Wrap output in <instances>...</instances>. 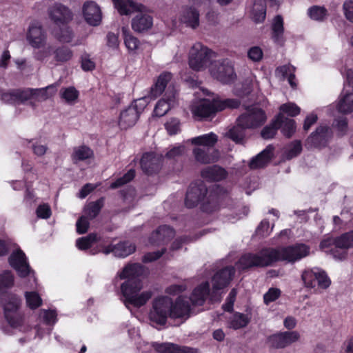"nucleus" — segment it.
Segmentation results:
<instances>
[{"label": "nucleus", "instance_id": "f257e3e1", "mask_svg": "<svg viewBox=\"0 0 353 353\" xmlns=\"http://www.w3.org/2000/svg\"><path fill=\"white\" fill-rule=\"evenodd\" d=\"M143 288L141 280L128 279L121 284V301L128 310H130L131 306L136 308L144 306L152 298V292L142 291Z\"/></svg>", "mask_w": 353, "mask_h": 353}, {"label": "nucleus", "instance_id": "f03ea898", "mask_svg": "<svg viewBox=\"0 0 353 353\" xmlns=\"http://www.w3.org/2000/svg\"><path fill=\"white\" fill-rule=\"evenodd\" d=\"M239 101L236 99L216 100L201 99L192 105L191 111L195 117L199 119L208 118L216 112L226 108H235L239 105Z\"/></svg>", "mask_w": 353, "mask_h": 353}, {"label": "nucleus", "instance_id": "7ed1b4c3", "mask_svg": "<svg viewBox=\"0 0 353 353\" xmlns=\"http://www.w3.org/2000/svg\"><path fill=\"white\" fill-rule=\"evenodd\" d=\"M8 259L10 265L17 271L20 277L28 276V281L25 283V286L32 290L35 289L37 284L34 272L30 268L23 251L20 249L17 250L11 254Z\"/></svg>", "mask_w": 353, "mask_h": 353}, {"label": "nucleus", "instance_id": "20e7f679", "mask_svg": "<svg viewBox=\"0 0 353 353\" xmlns=\"http://www.w3.org/2000/svg\"><path fill=\"white\" fill-rule=\"evenodd\" d=\"M172 299L168 296L156 297L152 303L148 319L153 325H164L168 317H170Z\"/></svg>", "mask_w": 353, "mask_h": 353}, {"label": "nucleus", "instance_id": "39448f33", "mask_svg": "<svg viewBox=\"0 0 353 353\" xmlns=\"http://www.w3.org/2000/svg\"><path fill=\"white\" fill-rule=\"evenodd\" d=\"M276 252L272 248L261 250L259 253H247L243 255L236 263L239 270H246L254 267H264L274 262Z\"/></svg>", "mask_w": 353, "mask_h": 353}, {"label": "nucleus", "instance_id": "423d86ee", "mask_svg": "<svg viewBox=\"0 0 353 353\" xmlns=\"http://www.w3.org/2000/svg\"><path fill=\"white\" fill-rule=\"evenodd\" d=\"M276 254L274 256V262L276 261H285L288 263H294L302 259L307 256L310 253L309 245L299 243L286 247L273 249Z\"/></svg>", "mask_w": 353, "mask_h": 353}, {"label": "nucleus", "instance_id": "0eeeda50", "mask_svg": "<svg viewBox=\"0 0 353 353\" xmlns=\"http://www.w3.org/2000/svg\"><path fill=\"white\" fill-rule=\"evenodd\" d=\"M1 303L8 323L12 327H19L22 321L19 312L20 299L15 294H7L1 296Z\"/></svg>", "mask_w": 353, "mask_h": 353}, {"label": "nucleus", "instance_id": "6e6552de", "mask_svg": "<svg viewBox=\"0 0 353 353\" xmlns=\"http://www.w3.org/2000/svg\"><path fill=\"white\" fill-rule=\"evenodd\" d=\"M216 56L217 54L214 51L201 42H196L189 50V66H210Z\"/></svg>", "mask_w": 353, "mask_h": 353}, {"label": "nucleus", "instance_id": "1a4fd4ad", "mask_svg": "<svg viewBox=\"0 0 353 353\" xmlns=\"http://www.w3.org/2000/svg\"><path fill=\"white\" fill-rule=\"evenodd\" d=\"M301 278L307 288L314 289L318 286L319 288L325 290L331 284V281L326 272L316 267L304 270Z\"/></svg>", "mask_w": 353, "mask_h": 353}, {"label": "nucleus", "instance_id": "9d476101", "mask_svg": "<svg viewBox=\"0 0 353 353\" xmlns=\"http://www.w3.org/2000/svg\"><path fill=\"white\" fill-rule=\"evenodd\" d=\"M146 99L147 97H144L136 100L133 104L121 112L119 120V125L121 129L125 130L136 123L140 112L146 105Z\"/></svg>", "mask_w": 353, "mask_h": 353}, {"label": "nucleus", "instance_id": "9b49d317", "mask_svg": "<svg viewBox=\"0 0 353 353\" xmlns=\"http://www.w3.org/2000/svg\"><path fill=\"white\" fill-rule=\"evenodd\" d=\"M266 119V114L261 108L250 106L238 117L237 122L243 128L250 129L261 126L265 122Z\"/></svg>", "mask_w": 353, "mask_h": 353}, {"label": "nucleus", "instance_id": "f8f14e48", "mask_svg": "<svg viewBox=\"0 0 353 353\" xmlns=\"http://www.w3.org/2000/svg\"><path fill=\"white\" fill-rule=\"evenodd\" d=\"M300 339V334L297 331L279 332L269 336L267 343L274 349H283L296 343Z\"/></svg>", "mask_w": 353, "mask_h": 353}, {"label": "nucleus", "instance_id": "ddd939ff", "mask_svg": "<svg viewBox=\"0 0 353 353\" xmlns=\"http://www.w3.org/2000/svg\"><path fill=\"white\" fill-rule=\"evenodd\" d=\"M48 15L55 26L69 23L73 19L70 9L60 3H56L48 8Z\"/></svg>", "mask_w": 353, "mask_h": 353}, {"label": "nucleus", "instance_id": "4468645a", "mask_svg": "<svg viewBox=\"0 0 353 353\" xmlns=\"http://www.w3.org/2000/svg\"><path fill=\"white\" fill-rule=\"evenodd\" d=\"M208 298H210L212 301L219 300L217 294H213L212 297V290L210 291V283L206 281L193 290L189 299L193 305H202Z\"/></svg>", "mask_w": 353, "mask_h": 353}, {"label": "nucleus", "instance_id": "2eb2a0df", "mask_svg": "<svg viewBox=\"0 0 353 353\" xmlns=\"http://www.w3.org/2000/svg\"><path fill=\"white\" fill-rule=\"evenodd\" d=\"M208 193V189L203 182L191 184L188 190L185 200V205L192 208L201 201Z\"/></svg>", "mask_w": 353, "mask_h": 353}, {"label": "nucleus", "instance_id": "dca6fc26", "mask_svg": "<svg viewBox=\"0 0 353 353\" xmlns=\"http://www.w3.org/2000/svg\"><path fill=\"white\" fill-rule=\"evenodd\" d=\"M235 273L234 267L229 266L218 271L212 277V294L225 288L232 279Z\"/></svg>", "mask_w": 353, "mask_h": 353}, {"label": "nucleus", "instance_id": "f3484780", "mask_svg": "<svg viewBox=\"0 0 353 353\" xmlns=\"http://www.w3.org/2000/svg\"><path fill=\"white\" fill-rule=\"evenodd\" d=\"M83 16L85 21L92 26H99L102 19L100 7L94 1H86L82 8Z\"/></svg>", "mask_w": 353, "mask_h": 353}, {"label": "nucleus", "instance_id": "a211bd4d", "mask_svg": "<svg viewBox=\"0 0 353 353\" xmlns=\"http://www.w3.org/2000/svg\"><path fill=\"white\" fill-rule=\"evenodd\" d=\"M190 311L191 307L188 299L179 296L174 303L172 301V306L170 307L171 319H181L185 321L190 317Z\"/></svg>", "mask_w": 353, "mask_h": 353}, {"label": "nucleus", "instance_id": "6ab92c4d", "mask_svg": "<svg viewBox=\"0 0 353 353\" xmlns=\"http://www.w3.org/2000/svg\"><path fill=\"white\" fill-rule=\"evenodd\" d=\"M163 156L154 152L145 153L141 160V166L143 172L152 174L159 170L162 165Z\"/></svg>", "mask_w": 353, "mask_h": 353}, {"label": "nucleus", "instance_id": "aec40b11", "mask_svg": "<svg viewBox=\"0 0 353 353\" xmlns=\"http://www.w3.org/2000/svg\"><path fill=\"white\" fill-rule=\"evenodd\" d=\"M136 250V246L131 242L123 241L117 244H110L103 247L101 252L105 254L113 253V254L119 258H125L132 254Z\"/></svg>", "mask_w": 353, "mask_h": 353}, {"label": "nucleus", "instance_id": "412c9836", "mask_svg": "<svg viewBox=\"0 0 353 353\" xmlns=\"http://www.w3.org/2000/svg\"><path fill=\"white\" fill-rule=\"evenodd\" d=\"M46 34L41 26L30 25L27 33V40L34 48L43 47L46 42Z\"/></svg>", "mask_w": 353, "mask_h": 353}, {"label": "nucleus", "instance_id": "4be33fe9", "mask_svg": "<svg viewBox=\"0 0 353 353\" xmlns=\"http://www.w3.org/2000/svg\"><path fill=\"white\" fill-rule=\"evenodd\" d=\"M174 236V231L168 225L160 226L152 233L149 238V244L151 245H161L169 241Z\"/></svg>", "mask_w": 353, "mask_h": 353}, {"label": "nucleus", "instance_id": "5701e85b", "mask_svg": "<svg viewBox=\"0 0 353 353\" xmlns=\"http://www.w3.org/2000/svg\"><path fill=\"white\" fill-rule=\"evenodd\" d=\"M331 137V129L327 125H321L317 127L315 132L310 135L307 141L314 147H321L326 144Z\"/></svg>", "mask_w": 353, "mask_h": 353}, {"label": "nucleus", "instance_id": "b1692460", "mask_svg": "<svg viewBox=\"0 0 353 353\" xmlns=\"http://www.w3.org/2000/svg\"><path fill=\"white\" fill-rule=\"evenodd\" d=\"M192 152L195 160L203 164L215 162L219 157L217 150L214 149H207L206 148H201V146H196Z\"/></svg>", "mask_w": 353, "mask_h": 353}, {"label": "nucleus", "instance_id": "393cba45", "mask_svg": "<svg viewBox=\"0 0 353 353\" xmlns=\"http://www.w3.org/2000/svg\"><path fill=\"white\" fill-rule=\"evenodd\" d=\"M271 39L274 43L283 46L285 39L284 37V22L282 16L274 17L271 26Z\"/></svg>", "mask_w": 353, "mask_h": 353}, {"label": "nucleus", "instance_id": "a878e982", "mask_svg": "<svg viewBox=\"0 0 353 353\" xmlns=\"http://www.w3.org/2000/svg\"><path fill=\"white\" fill-rule=\"evenodd\" d=\"M152 347L159 353H198L196 349L172 343H153Z\"/></svg>", "mask_w": 353, "mask_h": 353}, {"label": "nucleus", "instance_id": "bb28decb", "mask_svg": "<svg viewBox=\"0 0 353 353\" xmlns=\"http://www.w3.org/2000/svg\"><path fill=\"white\" fill-rule=\"evenodd\" d=\"M153 25V18L147 14L138 13L132 20V28L137 32L148 30Z\"/></svg>", "mask_w": 353, "mask_h": 353}, {"label": "nucleus", "instance_id": "cd10ccee", "mask_svg": "<svg viewBox=\"0 0 353 353\" xmlns=\"http://www.w3.org/2000/svg\"><path fill=\"white\" fill-rule=\"evenodd\" d=\"M212 76L223 83H230L236 78L234 68H210Z\"/></svg>", "mask_w": 353, "mask_h": 353}, {"label": "nucleus", "instance_id": "c85d7f7f", "mask_svg": "<svg viewBox=\"0 0 353 353\" xmlns=\"http://www.w3.org/2000/svg\"><path fill=\"white\" fill-rule=\"evenodd\" d=\"M167 99H162L156 104L154 110V115L157 117H163L168 110L174 105L176 101V92H172L171 94L166 93Z\"/></svg>", "mask_w": 353, "mask_h": 353}, {"label": "nucleus", "instance_id": "c756f323", "mask_svg": "<svg viewBox=\"0 0 353 353\" xmlns=\"http://www.w3.org/2000/svg\"><path fill=\"white\" fill-rule=\"evenodd\" d=\"M273 148L269 146L252 158L249 163L251 169H257L267 165L272 157Z\"/></svg>", "mask_w": 353, "mask_h": 353}, {"label": "nucleus", "instance_id": "7c9ffc66", "mask_svg": "<svg viewBox=\"0 0 353 353\" xmlns=\"http://www.w3.org/2000/svg\"><path fill=\"white\" fill-rule=\"evenodd\" d=\"M69 23L58 25L52 29V34L56 39L62 43H70L74 37V33Z\"/></svg>", "mask_w": 353, "mask_h": 353}, {"label": "nucleus", "instance_id": "2f4dec72", "mask_svg": "<svg viewBox=\"0 0 353 353\" xmlns=\"http://www.w3.org/2000/svg\"><path fill=\"white\" fill-rule=\"evenodd\" d=\"M218 141V137L216 134L210 132L203 134L188 140L192 144L207 149H214V146Z\"/></svg>", "mask_w": 353, "mask_h": 353}, {"label": "nucleus", "instance_id": "473e14b6", "mask_svg": "<svg viewBox=\"0 0 353 353\" xmlns=\"http://www.w3.org/2000/svg\"><path fill=\"white\" fill-rule=\"evenodd\" d=\"M145 272L143 266L139 263L130 264L126 265L123 270L119 274L121 279H128L139 280V276L143 275Z\"/></svg>", "mask_w": 353, "mask_h": 353}, {"label": "nucleus", "instance_id": "72a5a7b5", "mask_svg": "<svg viewBox=\"0 0 353 353\" xmlns=\"http://www.w3.org/2000/svg\"><path fill=\"white\" fill-rule=\"evenodd\" d=\"M170 79L171 74L169 72H164L160 74L154 86L151 88L148 97L152 99L161 94Z\"/></svg>", "mask_w": 353, "mask_h": 353}, {"label": "nucleus", "instance_id": "f704fd0d", "mask_svg": "<svg viewBox=\"0 0 353 353\" xmlns=\"http://www.w3.org/2000/svg\"><path fill=\"white\" fill-rule=\"evenodd\" d=\"M201 176L203 179L210 181H221L226 177V172L218 165H212L203 169L201 172Z\"/></svg>", "mask_w": 353, "mask_h": 353}, {"label": "nucleus", "instance_id": "c9c22d12", "mask_svg": "<svg viewBox=\"0 0 353 353\" xmlns=\"http://www.w3.org/2000/svg\"><path fill=\"white\" fill-rule=\"evenodd\" d=\"M57 86L58 83H54L42 88H32L33 100L40 102L51 98L56 93Z\"/></svg>", "mask_w": 353, "mask_h": 353}, {"label": "nucleus", "instance_id": "e433bc0d", "mask_svg": "<svg viewBox=\"0 0 353 353\" xmlns=\"http://www.w3.org/2000/svg\"><path fill=\"white\" fill-rule=\"evenodd\" d=\"M252 20L258 23H263L266 17V2L265 0H254L251 11Z\"/></svg>", "mask_w": 353, "mask_h": 353}, {"label": "nucleus", "instance_id": "4c0bfd02", "mask_svg": "<svg viewBox=\"0 0 353 353\" xmlns=\"http://www.w3.org/2000/svg\"><path fill=\"white\" fill-rule=\"evenodd\" d=\"M275 121H278L279 128H281V131L285 137L289 138L295 132L296 123L294 120L286 118L282 113H279Z\"/></svg>", "mask_w": 353, "mask_h": 353}, {"label": "nucleus", "instance_id": "58836bf2", "mask_svg": "<svg viewBox=\"0 0 353 353\" xmlns=\"http://www.w3.org/2000/svg\"><path fill=\"white\" fill-rule=\"evenodd\" d=\"M92 157V150L85 145H80L74 148L71 155L72 161L74 163H77L79 161H85L91 159Z\"/></svg>", "mask_w": 353, "mask_h": 353}, {"label": "nucleus", "instance_id": "ea45409f", "mask_svg": "<svg viewBox=\"0 0 353 353\" xmlns=\"http://www.w3.org/2000/svg\"><path fill=\"white\" fill-rule=\"evenodd\" d=\"M250 321V318L247 314L235 312L229 318L228 325L230 328L238 330L246 327Z\"/></svg>", "mask_w": 353, "mask_h": 353}, {"label": "nucleus", "instance_id": "a19ab883", "mask_svg": "<svg viewBox=\"0 0 353 353\" xmlns=\"http://www.w3.org/2000/svg\"><path fill=\"white\" fill-rule=\"evenodd\" d=\"M114 8L121 15H129L137 10V5L132 0H112Z\"/></svg>", "mask_w": 353, "mask_h": 353}, {"label": "nucleus", "instance_id": "79ce46f5", "mask_svg": "<svg viewBox=\"0 0 353 353\" xmlns=\"http://www.w3.org/2000/svg\"><path fill=\"white\" fill-rule=\"evenodd\" d=\"M307 14L313 21L323 22L328 16V12L325 7L312 6L307 9Z\"/></svg>", "mask_w": 353, "mask_h": 353}, {"label": "nucleus", "instance_id": "37998d69", "mask_svg": "<svg viewBox=\"0 0 353 353\" xmlns=\"http://www.w3.org/2000/svg\"><path fill=\"white\" fill-rule=\"evenodd\" d=\"M336 108L341 113H351L353 111V93H347L341 97L337 103Z\"/></svg>", "mask_w": 353, "mask_h": 353}, {"label": "nucleus", "instance_id": "c03bdc74", "mask_svg": "<svg viewBox=\"0 0 353 353\" xmlns=\"http://www.w3.org/2000/svg\"><path fill=\"white\" fill-rule=\"evenodd\" d=\"M302 151V145L300 141L296 140L288 144L284 150L283 157L290 160L297 157Z\"/></svg>", "mask_w": 353, "mask_h": 353}, {"label": "nucleus", "instance_id": "a18cd8bd", "mask_svg": "<svg viewBox=\"0 0 353 353\" xmlns=\"http://www.w3.org/2000/svg\"><path fill=\"white\" fill-rule=\"evenodd\" d=\"M14 284V276L8 270L0 273V293L12 288Z\"/></svg>", "mask_w": 353, "mask_h": 353}, {"label": "nucleus", "instance_id": "49530a36", "mask_svg": "<svg viewBox=\"0 0 353 353\" xmlns=\"http://www.w3.org/2000/svg\"><path fill=\"white\" fill-rule=\"evenodd\" d=\"M236 123V125L234 126L226 132L225 136L236 143H241L243 142L245 137L244 130L246 128L240 125L237 121Z\"/></svg>", "mask_w": 353, "mask_h": 353}, {"label": "nucleus", "instance_id": "de8ad7c7", "mask_svg": "<svg viewBox=\"0 0 353 353\" xmlns=\"http://www.w3.org/2000/svg\"><path fill=\"white\" fill-rule=\"evenodd\" d=\"M185 22L192 28H196L199 25V13L196 9L190 7L185 11Z\"/></svg>", "mask_w": 353, "mask_h": 353}, {"label": "nucleus", "instance_id": "09e8293b", "mask_svg": "<svg viewBox=\"0 0 353 353\" xmlns=\"http://www.w3.org/2000/svg\"><path fill=\"white\" fill-rule=\"evenodd\" d=\"M103 199H99L90 203L84 209V215L88 219H92L97 216L103 206Z\"/></svg>", "mask_w": 353, "mask_h": 353}, {"label": "nucleus", "instance_id": "8fccbe9b", "mask_svg": "<svg viewBox=\"0 0 353 353\" xmlns=\"http://www.w3.org/2000/svg\"><path fill=\"white\" fill-rule=\"evenodd\" d=\"M60 96L68 103H74L79 97V91L73 86L63 88Z\"/></svg>", "mask_w": 353, "mask_h": 353}, {"label": "nucleus", "instance_id": "3c124183", "mask_svg": "<svg viewBox=\"0 0 353 353\" xmlns=\"http://www.w3.org/2000/svg\"><path fill=\"white\" fill-rule=\"evenodd\" d=\"M334 243L336 248L347 249L353 246V230L336 238Z\"/></svg>", "mask_w": 353, "mask_h": 353}, {"label": "nucleus", "instance_id": "603ef678", "mask_svg": "<svg viewBox=\"0 0 353 353\" xmlns=\"http://www.w3.org/2000/svg\"><path fill=\"white\" fill-rule=\"evenodd\" d=\"M72 51L65 46L59 47L54 51L55 60L61 63L69 61L72 58Z\"/></svg>", "mask_w": 353, "mask_h": 353}, {"label": "nucleus", "instance_id": "864d4df0", "mask_svg": "<svg viewBox=\"0 0 353 353\" xmlns=\"http://www.w3.org/2000/svg\"><path fill=\"white\" fill-rule=\"evenodd\" d=\"M17 104L24 103L28 101H30V104L34 107L35 104L32 100H33L32 88L26 89H17Z\"/></svg>", "mask_w": 353, "mask_h": 353}, {"label": "nucleus", "instance_id": "5fc2aeb1", "mask_svg": "<svg viewBox=\"0 0 353 353\" xmlns=\"http://www.w3.org/2000/svg\"><path fill=\"white\" fill-rule=\"evenodd\" d=\"M97 240V238L95 234H90L87 236L77 239L76 246L81 250H85L88 249Z\"/></svg>", "mask_w": 353, "mask_h": 353}, {"label": "nucleus", "instance_id": "6e6d98bb", "mask_svg": "<svg viewBox=\"0 0 353 353\" xmlns=\"http://www.w3.org/2000/svg\"><path fill=\"white\" fill-rule=\"evenodd\" d=\"M25 297L28 306L31 309H35L42 303L41 298L35 292H26Z\"/></svg>", "mask_w": 353, "mask_h": 353}, {"label": "nucleus", "instance_id": "4d7b16f0", "mask_svg": "<svg viewBox=\"0 0 353 353\" xmlns=\"http://www.w3.org/2000/svg\"><path fill=\"white\" fill-rule=\"evenodd\" d=\"M278 123V121L274 119L270 125L265 126L261 131V137L265 139L273 138L279 128Z\"/></svg>", "mask_w": 353, "mask_h": 353}, {"label": "nucleus", "instance_id": "13d9d810", "mask_svg": "<svg viewBox=\"0 0 353 353\" xmlns=\"http://www.w3.org/2000/svg\"><path fill=\"white\" fill-rule=\"evenodd\" d=\"M134 170L132 169L130 170L122 177L117 179L114 182L112 183L110 185V188L115 189L130 182L131 180L134 179Z\"/></svg>", "mask_w": 353, "mask_h": 353}, {"label": "nucleus", "instance_id": "bf43d9fd", "mask_svg": "<svg viewBox=\"0 0 353 353\" xmlns=\"http://www.w3.org/2000/svg\"><path fill=\"white\" fill-rule=\"evenodd\" d=\"M279 109L281 112V113H285L290 117H295L301 112L300 108L294 103L283 104L280 106Z\"/></svg>", "mask_w": 353, "mask_h": 353}, {"label": "nucleus", "instance_id": "052dcab7", "mask_svg": "<svg viewBox=\"0 0 353 353\" xmlns=\"http://www.w3.org/2000/svg\"><path fill=\"white\" fill-rule=\"evenodd\" d=\"M274 223H273L272 226H270V223L266 219L261 221V223L256 229V233L261 236L265 237L272 232Z\"/></svg>", "mask_w": 353, "mask_h": 353}, {"label": "nucleus", "instance_id": "680f3d73", "mask_svg": "<svg viewBox=\"0 0 353 353\" xmlns=\"http://www.w3.org/2000/svg\"><path fill=\"white\" fill-rule=\"evenodd\" d=\"M124 43L126 48L130 51L136 50L137 49H138L140 44L139 40L137 37L130 34H125Z\"/></svg>", "mask_w": 353, "mask_h": 353}, {"label": "nucleus", "instance_id": "e2e57ef3", "mask_svg": "<svg viewBox=\"0 0 353 353\" xmlns=\"http://www.w3.org/2000/svg\"><path fill=\"white\" fill-rule=\"evenodd\" d=\"M252 79H247L245 83L242 85L241 88H239L236 87L235 94L239 97H243L249 94L252 90Z\"/></svg>", "mask_w": 353, "mask_h": 353}, {"label": "nucleus", "instance_id": "0e129e2a", "mask_svg": "<svg viewBox=\"0 0 353 353\" xmlns=\"http://www.w3.org/2000/svg\"><path fill=\"white\" fill-rule=\"evenodd\" d=\"M281 295V290L278 288H272L264 294L263 300L266 305L276 300Z\"/></svg>", "mask_w": 353, "mask_h": 353}, {"label": "nucleus", "instance_id": "69168bd1", "mask_svg": "<svg viewBox=\"0 0 353 353\" xmlns=\"http://www.w3.org/2000/svg\"><path fill=\"white\" fill-rule=\"evenodd\" d=\"M40 317L48 325H53L57 321V313L54 310H42L41 311Z\"/></svg>", "mask_w": 353, "mask_h": 353}, {"label": "nucleus", "instance_id": "338daca9", "mask_svg": "<svg viewBox=\"0 0 353 353\" xmlns=\"http://www.w3.org/2000/svg\"><path fill=\"white\" fill-rule=\"evenodd\" d=\"M165 127L169 134L174 135L180 131V122L176 119H171L165 124Z\"/></svg>", "mask_w": 353, "mask_h": 353}, {"label": "nucleus", "instance_id": "774afa93", "mask_svg": "<svg viewBox=\"0 0 353 353\" xmlns=\"http://www.w3.org/2000/svg\"><path fill=\"white\" fill-rule=\"evenodd\" d=\"M346 19L353 22V0H346L343 6Z\"/></svg>", "mask_w": 353, "mask_h": 353}]
</instances>
